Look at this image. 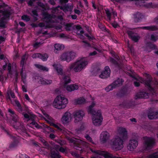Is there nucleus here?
I'll list each match as a JSON object with an SVG mask.
<instances>
[{"instance_id":"c756f323","label":"nucleus","mask_w":158,"mask_h":158,"mask_svg":"<svg viewBox=\"0 0 158 158\" xmlns=\"http://www.w3.org/2000/svg\"><path fill=\"white\" fill-rule=\"evenodd\" d=\"M54 47L56 50H60L64 49V46L62 44H55Z\"/></svg>"},{"instance_id":"052dcab7","label":"nucleus","mask_w":158,"mask_h":158,"mask_svg":"<svg viewBox=\"0 0 158 158\" xmlns=\"http://www.w3.org/2000/svg\"><path fill=\"white\" fill-rule=\"evenodd\" d=\"M84 128V126L83 125L82 126H81V127L80 131H77V132L78 134H79V132H78V131H81V130H83Z\"/></svg>"},{"instance_id":"e2e57ef3","label":"nucleus","mask_w":158,"mask_h":158,"mask_svg":"<svg viewBox=\"0 0 158 158\" xmlns=\"http://www.w3.org/2000/svg\"><path fill=\"white\" fill-rule=\"evenodd\" d=\"M50 137L52 139H53L55 137V135L53 134L52 133L50 134Z\"/></svg>"},{"instance_id":"5701e85b","label":"nucleus","mask_w":158,"mask_h":158,"mask_svg":"<svg viewBox=\"0 0 158 158\" xmlns=\"http://www.w3.org/2000/svg\"><path fill=\"white\" fill-rule=\"evenodd\" d=\"M86 99L84 98L81 97L74 99L73 102L76 104H80L85 103L86 102Z\"/></svg>"},{"instance_id":"a878e982","label":"nucleus","mask_w":158,"mask_h":158,"mask_svg":"<svg viewBox=\"0 0 158 158\" xmlns=\"http://www.w3.org/2000/svg\"><path fill=\"white\" fill-rule=\"evenodd\" d=\"M127 33L129 36L132 40L135 42L137 41L140 38V37L139 36L137 35H134L131 31H127Z\"/></svg>"},{"instance_id":"6e6d98bb","label":"nucleus","mask_w":158,"mask_h":158,"mask_svg":"<svg viewBox=\"0 0 158 158\" xmlns=\"http://www.w3.org/2000/svg\"><path fill=\"white\" fill-rule=\"evenodd\" d=\"M22 88V90L23 92H26L27 91V88L26 86L23 85Z\"/></svg>"},{"instance_id":"aec40b11","label":"nucleus","mask_w":158,"mask_h":158,"mask_svg":"<svg viewBox=\"0 0 158 158\" xmlns=\"http://www.w3.org/2000/svg\"><path fill=\"white\" fill-rule=\"evenodd\" d=\"M148 117L151 119L158 118V111H155L154 109L150 110L148 113Z\"/></svg>"},{"instance_id":"9d476101","label":"nucleus","mask_w":158,"mask_h":158,"mask_svg":"<svg viewBox=\"0 0 158 158\" xmlns=\"http://www.w3.org/2000/svg\"><path fill=\"white\" fill-rule=\"evenodd\" d=\"M75 57V53L73 52H69L62 53L60 56V59L63 61L69 62Z\"/></svg>"},{"instance_id":"69168bd1","label":"nucleus","mask_w":158,"mask_h":158,"mask_svg":"<svg viewBox=\"0 0 158 158\" xmlns=\"http://www.w3.org/2000/svg\"><path fill=\"white\" fill-rule=\"evenodd\" d=\"M76 28L77 30H81V27L80 25H77L76 26Z\"/></svg>"},{"instance_id":"9b49d317","label":"nucleus","mask_w":158,"mask_h":158,"mask_svg":"<svg viewBox=\"0 0 158 158\" xmlns=\"http://www.w3.org/2000/svg\"><path fill=\"white\" fill-rule=\"evenodd\" d=\"M8 111L10 113V115L12 118L13 121L14 122L13 124L12 125L17 129H20L22 127L19 122L17 121L18 118L17 115L14 114V112L10 109H8Z\"/></svg>"},{"instance_id":"774afa93","label":"nucleus","mask_w":158,"mask_h":158,"mask_svg":"<svg viewBox=\"0 0 158 158\" xmlns=\"http://www.w3.org/2000/svg\"><path fill=\"white\" fill-rule=\"evenodd\" d=\"M34 1L35 0H31L30 1H29L28 3V4L31 6L32 5V2Z\"/></svg>"},{"instance_id":"72a5a7b5","label":"nucleus","mask_w":158,"mask_h":158,"mask_svg":"<svg viewBox=\"0 0 158 158\" xmlns=\"http://www.w3.org/2000/svg\"><path fill=\"white\" fill-rule=\"evenodd\" d=\"M158 39V33L152 34L151 35V40L153 41H156Z\"/></svg>"},{"instance_id":"864d4df0","label":"nucleus","mask_w":158,"mask_h":158,"mask_svg":"<svg viewBox=\"0 0 158 158\" xmlns=\"http://www.w3.org/2000/svg\"><path fill=\"white\" fill-rule=\"evenodd\" d=\"M5 40V38L2 37V36H0V44L2 43Z\"/></svg>"},{"instance_id":"a211bd4d","label":"nucleus","mask_w":158,"mask_h":158,"mask_svg":"<svg viewBox=\"0 0 158 158\" xmlns=\"http://www.w3.org/2000/svg\"><path fill=\"white\" fill-rule=\"evenodd\" d=\"M110 71L108 66H106L104 68V70L102 72L101 74L99 75V77L102 78H105L109 77L110 74Z\"/></svg>"},{"instance_id":"49530a36","label":"nucleus","mask_w":158,"mask_h":158,"mask_svg":"<svg viewBox=\"0 0 158 158\" xmlns=\"http://www.w3.org/2000/svg\"><path fill=\"white\" fill-rule=\"evenodd\" d=\"M72 28L71 25L69 24H67L65 26V28L67 30H70Z\"/></svg>"},{"instance_id":"4468645a","label":"nucleus","mask_w":158,"mask_h":158,"mask_svg":"<svg viewBox=\"0 0 158 158\" xmlns=\"http://www.w3.org/2000/svg\"><path fill=\"white\" fill-rule=\"evenodd\" d=\"M84 113L82 110H75L73 113L75 119V122L76 123L81 120L84 116Z\"/></svg>"},{"instance_id":"0eeeda50","label":"nucleus","mask_w":158,"mask_h":158,"mask_svg":"<svg viewBox=\"0 0 158 158\" xmlns=\"http://www.w3.org/2000/svg\"><path fill=\"white\" fill-rule=\"evenodd\" d=\"M123 140L121 137L115 136L111 140L110 143V147L114 150H119L122 149L123 147Z\"/></svg>"},{"instance_id":"de8ad7c7","label":"nucleus","mask_w":158,"mask_h":158,"mask_svg":"<svg viewBox=\"0 0 158 158\" xmlns=\"http://www.w3.org/2000/svg\"><path fill=\"white\" fill-rule=\"evenodd\" d=\"M19 157V158H29L25 154H20Z\"/></svg>"},{"instance_id":"6ab92c4d","label":"nucleus","mask_w":158,"mask_h":158,"mask_svg":"<svg viewBox=\"0 0 158 158\" xmlns=\"http://www.w3.org/2000/svg\"><path fill=\"white\" fill-rule=\"evenodd\" d=\"M138 144L137 140L136 139H132L130 140L128 148L130 151H132L136 148Z\"/></svg>"},{"instance_id":"2eb2a0df","label":"nucleus","mask_w":158,"mask_h":158,"mask_svg":"<svg viewBox=\"0 0 158 158\" xmlns=\"http://www.w3.org/2000/svg\"><path fill=\"white\" fill-rule=\"evenodd\" d=\"M144 142L143 145L144 147L147 149L151 148L154 143V140L153 139L145 137H144Z\"/></svg>"},{"instance_id":"0e129e2a","label":"nucleus","mask_w":158,"mask_h":158,"mask_svg":"<svg viewBox=\"0 0 158 158\" xmlns=\"http://www.w3.org/2000/svg\"><path fill=\"white\" fill-rule=\"evenodd\" d=\"M49 2L52 5H53L55 4V2L53 0H49Z\"/></svg>"},{"instance_id":"412c9836","label":"nucleus","mask_w":158,"mask_h":158,"mask_svg":"<svg viewBox=\"0 0 158 158\" xmlns=\"http://www.w3.org/2000/svg\"><path fill=\"white\" fill-rule=\"evenodd\" d=\"M117 132L121 136L123 137V139L126 138L127 132L125 128L122 127H119L117 129Z\"/></svg>"},{"instance_id":"e433bc0d","label":"nucleus","mask_w":158,"mask_h":158,"mask_svg":"<svg viewBox=\"0 0 158 158\" xmlns=\"http://www.w3.org/2000/svg\"><path fill=\"white\" fill-rule=\"evenodd\" d=\"M48 56L47 54H43V55L41 54V56L40 58L43 61H46L47 60L48 58Z\"/></svg>"},{"instance_id":"f3484780","label":"nucleus","mask_w":158,"mask_h":158,"mask_svg":"<svg viewBox=\"0 0 158 158\" xmlns=\"http://www.w3.org/2000/svg\"><path fill=\"white\" fill-rule=\"evenodd\" d=\"M110 137L109 133L107 131H103L100 134V140L102 143H105L109 139Z\"/></svg>"},{"instance_id":"79ce46f5","label":"nucleus","mask_w":158,"mask_h":158,"mask_svg":"<svg viewBox=\"0 0 158 158\" xmlns=\"http://www.w3.org/2000/svg\"><path fill=\"white\" fill-rule=\"evenodd\" d=\"M22 19L23 20L26 21H29L30 20L29 17L27 15H24L22 17Z\"/></svg>"},{"instance_id":"c03bdc74","label":"nucleus","mask_w":158,"mask_h":158,"mask_svg":"<svg viewBox=\"0 0 158 158\" xmlns=\"http://www.w3.org/2000/svg\"><path fill=\"white\" fill-rule=\"evenodd\" d=\"M8 96L10 95L12 97V98H15V96L14 93L10 91H8Z\"/></svg>"},{"instance_id":"bf43d9fd","label":"nucleus","mask_w":158,"mask_h":158,"mask_svg":"<svg viewBox=\"0 0 158 158\" xmlns=\"http://www.w3.org/2000/svg\"><path fill=\"white\" fill-rule=\"evenodd\" d=\"M32 13L34 16H37V12L35 10H32Z\"/></svg>"},{"instance_id":"a19ab883","label":"nucleus","mask_w":158,"mask_h":158,"mask_svg":"<svg viewBox=\"0 0 158 158\" xmlns=\"http://www.w3.org/2000/svg\"><path fill=\"white\" fill-rule=\"evenodd\" d=\"M26 55H24L22 58V60L21 62V64L22 66V67H23V66L25 63V60L26 57Z\"/></svg>"},{"instance_id":"cd10ccee","label":"nucleus","mask_w":158,"mask_h":158,"mask_svg":"<svg viewBox=\"0 0 158 158\" xmlns=\"http://www.w3.org/2000/svg\"><path fill=\"white\" fill-rule=\"evenodd\" d=\"M141 28L148 30L149 31H154L157 29V28L154 26H148V27H141Z\"/></svg>"},{"instance_id":"13d9d810","label":"nucleus","mask_w":158,"mask_h":158,"mask_svg":"<svg viewBox=\"0 0 158 158\" xmlns=\"http://www.w3.org/2000/svg\"><path fill=\"white\" fill-rule=\"evenodd\" d=\"M23 115H24V117L25 118H28V119H29V116L28 115V114H23Z\"/></svg>"},{"instance_id":"b1692460","label":"nucleus","mask_w":158,"mask_h":158,"mask_svg":"<svg viewBox=\"0 0 158 158\" xmlns=\"http://www.w3.org/2000/svg\"><path fill=\"white\" fill-rule=\"evenodd\" d=\"M148 97V93L144 92H142L137 93L135 96V98H147Z\"/></svg>"},{"instance_id":"603ef678","label":"nucleus","mask_w":158,"mask_h":158,"mask_svg":"<svg viewBox=\"0 0 158 158\" xmlns=\"http://www.w3.org/2000/svg\"><path fill=\"white\" fill-rule=\"evenodd\" d=\"M5 4L3 2L2 0H0V8L4 6Z\"/></svg>"},{"instance_id":"393cba45","label":"nucleus","mask_w":158,"mask_h":158,"mask_svg":"<svg viewBox=\"0 0 158 158\" xmlns=\"http://www.w3.org/2000/svg\"><path fill=\"white\" fill-rule=\"evenodd\" d=\"M38 79L39 80L38 82L42 84H49L52 82L51 80H46L40 77H39Z\"/></svg>"},{"instance_id":"ddd939ff","label":"nucleus","mask_w":158,"mask_h":158,"mask_svg":"<svg viewBox=\"0 0 158 158\" xmlns=\"http://www.w3.org/2000/svg\"><path fill=\"white\" fill-rule=\"evenodd\" d=\"M54 147L56 151L52 150L51 152V157L52 158H60L61 156L59 154L58 150L61 152H64L65 151L64 149L62 147L60 148L57 145H55Z\"/></svg>"},{"instance_id":"f03ea898","label":"nucleus","mask_w":158,"mask_h":158,"mask_svg":"<svg viewBox=\"0 0 158 158\" xmlns=\"http://www.w3.org/2000/svg\"><path fill=\"white\" fill-rule=\"evenodd\" d=\"M44 17V21L45 22V23H41L39 24V26L41 27L45 28H50L52 27H55L56 29L59 30L61 29V27H58L56 26L57 24V22L60 21L62 19L61 17L57 18L55 15H51L47 13H43V14Z\"/></svg>"},{"instance_id":"20e7f679","label":"nucleus","mask_w":158,"mask_h":158,"mask_svg":"<svg viewBox=\"0 0 158 158\" xmlns=\"http://www.w3.org/2000/svg\"><path fill=\"white\" fill-rule=\"evenodd\" d=\"M96 105V102L93 101L88 109V113L93 115L92 117V121L93 124L96 126L100 125L102 121V117L101 115V111L98 110L96 112L94 108Z\"/></svg>"},{"instance_id":"7c9ffc66","label":"nucleus","mask_w":158,"mask_h":158,"mask_svg":"<svg viewBox=\"0 0 158 158\" xmlns=\"http://www.w3.org/2000/svg\"><path fill=\"white\" fill-rule=\"evenodd\" d=\"M35 66L39 69L44 71H47L48 70L47 67L38 64H35Z\"/></svg>"},{"instance_id":"680f3d73","label":"nucleus","mask_w":158,"mask_h":158,"mask_svg":"<svg viewBox=\"0 0 158 158\" xmlns=\"http://www.w3.org/2000/svg\"><path fill=\"white\" fill-rule=\"evenodd\" d=\"M96 52L95 51H94L93 52H91L90 53V56H94L96 54Z\"/></svg>"},{"instance_id":"6e6552de","label":"nucleus","mask_w":158,"mask_h":158,"mask_svg":"<svg viewBox=\"0 0 158 158\" xmlns=\"http://www.w3.org/2000/svg\"><path fill=\"white\" fill-rule=\"evenodd\" d=\"M42 113L44 115V116L43 117L42 115L40 114H39L38 116L41 118H44L48 123H49L52 126L56 128L58 130L62 131L64 130V128L60 125L58 123H54V120L50 116H49L44 110H42Z\"/></svg>"},{"instance_id":"f257e3e1","label":"nucleus","mask_w":158,"mask_h":158,"mask_svg":"<svg viewBox=\"0 0 158 158\" xmlns=\"http://www.w3.org/2000/svg\"><path fill=\"white\" fill-rule=\"evenodd\" d=\"M52 66L54 69L56 70L58 74L62 76L61 77V81L64 84V87L65 88L67 91L71 92L74 90L77 89L79 87L78 85L75 84L70 85H67V84L70 82V79L69 76L63 75L62 67L61 65L58 63H54Z\"/></svg>"},{"instance_id":"c85d7f7f","label":"nucleus","mask_w":158,"mask_h":158,"mask_svg":"<svg viewBox=\"0 0 158 158\" xmlns=\"http://www.w3.org/2000/svg\"><path fill=\"white\" fill-rule=\"evenodd\" d=\"M123 82V81L122 79H118L113 83L114 85H115V88L117 86L121 85Z\"/></svg>"},{"instance_id":"f704fd0d","label":"nucleus","mask_w":158,"mask_h":158,"mask_svg":"<svg viewBox=\"0 0 158 158\" xmlns=\"http://www.w3.org/2000/svg\"><path fill=\"white\" fill-rule=\"evenodd\" d=\"M15 105L17 106V109L19 112L21 111V105L19 102L18 100H15Z\"/></svg>"},{"instance_id":"3c124183","label":"nucleus","mask_w":158,"mask_h":158,"mask_svg":"<svg viewBox=\"0 0 158 158\" xmlns=\"http://www.w3.org/2000/svg\"><path fill=\"white\" fill-rule=\"evenodd\" d=\"M24 96H25V99H26V100L28 101H29L30 102L31 101L30 98H29V97L28 95L27 94H25V95H24Z\"/></svg>"},{"instance_id":"58836bf2","label":"nucleus","mask_w":158,"mask_h":158,"mask_svg":"<svg viewBox=\"0 0 158 158\" xmlns=\"http://www.w3.org/2000/svg\"><path fill=\"white\" fill-rule=\"evenodd\" d=\"M147 158H158V152L153 153Z\"/></svg>"},{"instance_id":"338daca9","label":"nucleus","mask_w":158,"mask_h":158,"mask_svg":"<svg viewBox=\"0 0 158 158\" xmlns=\"http://www.w3.org/2000/svg\"><path fill=\"white\" fill-rule=\"evenodd\" d=\"M19 24L21 26H22V27L24 26L25 25L24 23L23 22H19Z\"/></svg>"},{"instance_id":"1a4fd4ad","label":"nucleus","mask_w":158,"mask_h":158,"mask_svg":"<svg viewBox=\"0 0 158 158\" xmlns=\"http://www.w3.org/2000/svg\"><path fill=\"white\" fill-rule=\"evenodd\" d=\"M70 142L74 143V147L77 150H81V148L82 145L84 147L87 148L89 147V144L86 142L83 141L81 139H78L76 138H72L69 139Z\"/></svg>"},{"instance_id":"a18cd8bd","label":"nucleus","mask_w":158,"mask_h":158,"mask_svg":"<svg viewBox=\"0 0 158 158\" xmlns=\"http://www.w3.org/2000/svg\"><path fill=\"white\" fill-rule=\"evenodd\" d=\"M31 124L34 125V127H36L37 128H40V126L39 125H38V124L35 123V121H33L31 123Z\"/></svg>"},{"instance_id":"473e14b6","label":"nucleus","mask_w":158,"mask_h":158,"mask_svg":"<svg viewBox=\"0 0 158 158\" xmlns=\"http://www.w3.org/2000/svg\"><path fill=\"white\" fill-rule=\"evenodd\" d=\"M114 88H115V85H114L113 83H112L111 84L107 87L105 89V90L106 92H108Z\"/></svg>"},{"instance_id":"ea45409f","label":"nucleus","mask_w":158,"mask_h":158,"mask_svg":"<svg viewBox=\"0 0 158 158\" xmlns=\"http://www.w3.org/2000/svg\"><path fill=\"white\" fill-rule=\"evenodd\" d=\"M7 66H8V69L9 72H10L11 69V64H8L4 65L3 66V69L5 70Z\"/></svg>"},{"instance_id":"09e8293b","label":"nucleus","mask_w":158,"mask_h":158,"mask_svg":"<svg viewBox=\"0 0 158 158\" xmlns=\"http://www.w3.org/2000/svg\"><path fill=\"white\" fill-rule=\"evenodd\" d=\"M40 43L36 42L34 44V47L35 48H37L38 46L41 44Z\"/></svg>"},{"instance_id":"dca6fc26","label":"nucleus","mask_w":158,"mask_h":158,"mask_svg":"<svg viewBox=\"0 0 158 158\" xmlns=\"http://www.w3.org/2000/svg\"><path fill=\"white\" fill-rule=\"evenodd\" d=\"M72 118L71 114L69 112H66L62 116L61 120L63 123L67 124L71 121Z\"/></svg>"},{"instance_id":"c9c22d12","label":"nucleus","mask_w":158,"mask_h":158,"mask_svg":"<svg viewBox=\"0 0 158 158\" xmlns=\"http://www.w3.org/2000/svg\"><path fill=\"white\" fill-rule=\"evenodd\" d=\"M141 17V15L139 13L136 14L134 15V20L135 21H138L139 20V18Z\"/></svg>"},{"instance_id":"f8f14e48","label":"nucleus","mask_w":158,"mask_h":158,"mask_svg":"<svg viewBox=\"0 0 158 158\" xmlns=\"http://www.w3.org/2000/svg\"><path fill=\"white\" fill-rule=\"evenodd\" d=\"M0 13L2 14V16H0V26L4 27L6 21V19L9 17L10 12L7 10L3 11L0 10Z\"/></svg>"},{"instance_id":"39448f33","label":"nucleus","mask_w":158,"mask_h":158,"mask_svg":"<svg viewBox=\"0 0 158 158\" xmlns=\"http://www.w3.org/2000/svg\"><path fill=\"white\" fill-rule=\"evenodd\" d=\"M88 61L86 57H80L73 63L69 67L75 72H80L85 68L88 64Z\"/></svg>"},{"instance_id":"7ed1b4c3","label":"nucleus","mask_w":158,"mask_h":158,"mask_svg":"<svg viewBox=\"0 0 158 158\" xmlns=\"http://www.w3.org/2000/svg\"><path fill=\"white\" fill-rule=\"evenodd\" d=\"M132 75L131 76L133 77L134 79L135 80V81H134V84L136 86H138L140 84L139 82L141 83H144L149 88L150 90H154V88H156L155 85H158V80L156 79H154L153 81H152V79L150 75L145 73L144 75V76L145 78V80H143L142 78L139 76H137L136 77H133L134 74L132 73Z\"/></svg>"},{"instance_id":"bb28decb","label":"nucleus","mask_w":158,"mask_h":158,"mask_svg":"<svg viewBox=\"0 0 158 158\" xmlns=\"http://www.w3.org/2000/svg\"><path fill=\"white\" fill-rule=\"evenodd\" d=\"M105 11L108 18L109 20H110V19L111 13H113V16L114 17H115L117 15V13L115 11H113V10L112 9H111V10L110 11L108 9H106Z\"/></svg>"},{"instance_id":"4c0bfd02","label":"nucleus","mask_w":158,"mask_h":158,"mask_svg":"<svg viewBox=\"0 0 158 158\" xmlns=\"http://www.w3.org/2000/svg\"><path fill=\"white\" fill-rule=\"evenodd\" d=\"M85 137L87 139V140L89 142L91 143L95 144V143L93 141L91 137L88 135H85Z\"/></svg>"},{"instance_id":"4d7b16f0","label":"nucleus","mask_w":158,"mask_h":158,"mask_svg":"<svg viewBox=\"0 0 158 158\" xmlns=\"http://www.w3.org/2000/svg\"><path fill=\"white\" fill-rule=\"evenodd\" d=\"M72 154L73 156H74L77 157H78L79 156V155L76 152H72Z\"/></svg>"},{"instance_id":"5fc2aeb1","label":"nucleus","mask_w":158,"mask_h":158,"mask_svg":"<svg viewBox=\"0 0 158 158\" xmlns=\"http://www.w3.org/2000/svg\"><path fill=\"white\" fill-rule=\"evenodd\" d=\"M112 25L113 27L115 28L117 27L118 26V23L116 22H114L113 23H112Z\"/></svg>"},{"instance_id":"8fccbe9b","label":"nucleus","mask_w":158,"mask_h":158,"mask_svg":"<svg viewBox=\"0 0 158 158\" xmlns=\"http://www.w3.org/2000/svg\"><path fill=\"white\" fill-rule=\"evenodd\" d=\"M44 127L46 128L47 130H48V131L50 130L51 131H54L53 130L52 128H51L49 127L48 126H47L46 125H45Z\"/></svg>"},{"instance_id":"2f4dec72","label":"nucleus","mask_w":158,"mask_h":158,"mask_svg":"<svg viewBox=\"0 0 158 158\" xmlns=\"http://www.w3.org/2000/svg\"><path fill=\"white\" fill-rule=\"evenodd\" d=\"M156 48V45L153 44H150L147 47V50L148 52H150Z\"/></svg>"},{"instance_id":"423d86ee","label":"nucleus","mask_w":158,"mask_h":158,"mask_svg":"<svg viewBox=\"0 0 158 158\" xmlns=\"http://www.w3.org/2000/svg\"><path fill=\"white\" fill-rule=\"evenodd\" d=\"M68 103V99L63 96L58 95L55 98L52 103L53 106L59 109L64 108Z\"/></svg>"},{"instance_id":"37998d69","label":"nucleus","mask_w":158,"mask_h":158,"mask_svg":"<svg viewBox=\"0 0 158 158\" xmlns=\"http://www.w3.org/2000/svg\"><path fill=\"white\" fill-rule=\"evenodd\" d=\"M41 56V54L39 53H36L33 54L32 56L33 58H39Z\"/></svg>"},{"instance_id":"4be33fe9","label":"nucleus","mask_w":158,"mask_h":158,"mask_svg":"<svg viewBox=\"0 0 158 158\" xmlns=\"http://www.w3.org/2000/svg\"><path fill=\"white\" fill-rule=\"evenodd\" d=\"M138 3L140 6H143L148 7L154 8L157 7L153 6L152 3H148L147 1L144 0H139Z\"/></svg>"}]
</instances>
